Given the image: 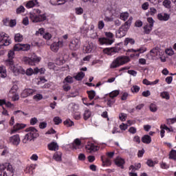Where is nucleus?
Wrapping results in <instances>:
<instances>
[{
    "instance_id": "12",
    "label": "nucleus",
    "mask_w": 176,
    "mask_h": 176,
    "mask_svg": "<svg viewBox=\"0 0 176 176\" xmlns=\"http://www.w3.org/2000/svg\"><path fill=\"white\" fill-rule=\"evenodd\" d=\"M69 47L70 50H78L80 47V40L74 38L71 41Z\"/></svg>"
},
{
    "instance_id": "63",
    "label": "nucleus",
    "mask_w": 176,
    "mask_h": 176,
    "mask_svg": "<svg viewBox=\"0 0 176 176\" xmlns=\"http://www.w3.org/2000/svg\"><path fill=\"white\" fill-rule=\"evenodd\" d=\"M39 127L40 129H46V127H47V123L45 122H41L39 124Z\"/></svg>"
},
{
    "instance_id": "52",
    "label": "nucleus",
    "mask_w": 176,
    "mask_h": 176,
    "mask_svg": "<svg viewBox=\"0 0 176 176\" xmlns=\"http://www.w3.org/2000/svg\"><path fill=\"white\" fill-rule=\"evenodd\" d=\"M28 76H31L34 75V69L32 68H29L26 70L25 73Z\"/></svg>"
},
{
    "instance_id": "43",
    "label": "nucleus",
    "mask_w": 176,
    "mask_h": 176,
    "mask_svg": "<svg viewBox=\"0 0 176 176\" xmlns=\"http://www.w3.org/2000/svg\"><path fill=\"white\" fill-rule=\"evenodd\" d=\"M43 96L41 94H37L36 95H34L33 96V99L35 101H41V100H43Z\"/></svg>"
},
{
    "instance_id": "6",
    "label": "nucleus",
    "mask_w": 176,
    "mask_h": 176,
    "mask_svg": "<svg viewBox=\"0 0 176 176\" xmlns=\"http://www.w3.org/2000/svg\"><path fill=\"white\" fill-rule=\"evenodd\" d=\"M22 60L23 63H25V64H27L28 65H35V64H38V63H40L42 58L41 57H38L36 54H33L31 56L30 58L24 56Z\"/></svg>"
},
{
    "instance_id": "18",
    "label": "nucleus",
    "mask_w": 176,
    "mask_h": 176,
    "mask_svg": "<svg viewBox=\"0 0 176 176\" xmlns=\"http://www.w3.org/2000/svg\"><path fill=\"white\" fill-rule=\"evenodd\" d=\"M25 6L28 9H31L34 6H39V2H38V0H30L27 2Z\"/></svg>"
},
{
    "instance_id": "4",
    "label": "nucleus",
    "mask_w": 176,
    "mask_h": 176,
    "mask_svg": "<svg viewBox=\"0 0 176 176\" xmlns=\"http://www.w3.org/2000/svg\"><path fill=\"white\" fill-rule=\"evenodd\" d=\"M130 61V57L126 56H122L117 57L110 65V68H118L120 65H124Z\"/></svg>"
},
{
    "instance_id": "1",
    "label": "nucleus",
    "mask_w": 176,
    "mask_h": 176,
    "mask_svg": "<svg viewBox=\"0 0 176 176\" xmlns=\"http://www.w3.org/2000/svg\"><path fill=\"white\" fill-rule=\"evenodd\" d=\"M26 133H28L24 138L22 140L23 144H28V142H31L35 138H38L39 137V133H38V129L34 126H30L25 129Z\"/></svg>"
},
{
    "instance_id": "61",
    "label": "nucleus",
    "mask_w": 176,
    "mask_h": 176,
    "mask_svg": "<svg viewBox=\"0 0 176 176\" xmlns=\"http://www.w3.org/2000/svg\"><path fill=\"white\" fill-rule=\"evenodd\" d=\"M76 13L77 14H83V8H76Z\"/></svg>"
},
{
    "instance_id": "17",
    "label": "nucleus",
    "mask_w": 176,
    "mask_h": 176,
    "mask_svg": "<svg viewBox=\"0 0 176 176\" xmlns=\"http://www.w3.org/2000/svg\"><path fill=\"white\" fill-rule=\"evenodd\" d=\"M114 163L118 167H120L121 168H124V166H123L125 163L124 159L120 157H117L115 160Z\"/></svg>"
},
{
    "instance_id": "22",
    "label": "nucleus",
    "mask_w": 176,
    "mask_h": 176,
    "mask_svg": "<svg viewBox=\"0 0 176 176\" xmlns=\"http://www.w3.org/2000/svg\"><path fill=\"white\" fill-rule=\"evenodd\" d=\"M126 52H129L131 53H137V52L139 53H145V52H146V48L145 47H142L137 50L130 49L128 50Z\"/></svg>"
},
{
    "instance_id": "8",
    "label": "nucleus",
    "mask_w": 176,
    "mask_h": 176,
    "mask_svg": "<svg viewBox=\"0 0 176 176\" xmlns=\"http://www.w3.org/2000/svg\"><path fill=\"white\" fill-rule=\"evenodd\" d=\"M30 19L32 23H41L42 21H45V20L47 19V16H46V14H40L36 15L35 13L30 12Z\"/></svg>"
},
{
    "instance_id": "25",
    "label": "nucleus",
    "mask_w": 176,
    "mask_h": 176,
    "mask_svg": "<svg viewBox=\"0 0 176 176\" xmlns=\"http://www.w3.org/2000/svg\"><path fill=\"white\" fill-rule=\"evenodd\" d=\"M157 83H159V80L157 79L155 81H149L147 79H144L143 80V85H146V86H150L152 85H157Z\"/></svg>"
},
{
    "instance_id": "15",
    "label": "nucleus",
    "mask_w": 176,
    "mask_h": 176,
    "mask_svg": "<svg viewBox=\"0 0 176 176\" xmlns=\"http://www.w3.org/2000/svg\"><path fill=\"white\" fill-rule=\"evenodd\" d=\"M157 19L160 21H168L170 20V14L167 13H160L157 14Z\"/></svg>"
},
{
    "instance_id": "41",
    "label": "nucleus",
    "mask_w": 176,
    "mask_h": 176,
    "mask_svg": "<svg viewBox=\"0 0 176 176\" xmlns=\"http://www.w3.org/2000/svg\"><path fill=\"white\" fill-rule=\"evenodd\" d=\"M108 107H112L115 104V99L111 97L107 98Z\"/></svg>"
},
{
    "instance_id": "51",
    "label": "nucleus",
    "mask_w": 176,
    "mask_h": 176,
    "mask_svg": "<svg viewBox=\"0 0 176 176\" xmlns=\"http://www.w3.org/2000/svg\"><path fill=\"white\" fill-rule=\"evenodd\" d=\"M54 122L55 124H60V123L63 122V120H61V118H60V117H54Z\"/></svg>"
},
{
    "instance_id": "13",
    "label": "nucleus",
    "mask_w": 176,
    "mask_h": 176,
    "mask_svg": "<svg viewBox=\"0 0 176 176\" xmlns=\"http://www.w3.org/2000/svg\"><path fill=\"white\" fill-rule=\"evenodd\" d=\"M9 143L14 146H19L20 145V135H14L9 138Z\"/></svg>"
},
{
    "instance_id": "31",
    "label": "nucleus",
    "mask_w": 176,
    "mask_h": 176,
    "mask_svg": "<svg viewBox=\"0 0 176 176\" xmlns=\"http://www.w3.org/2000/svg\"><path fill=\"white\" fill-rule=\"evenodd\" d=\"M91 116V111L89 109H86L83 114V118L85 120H87V119L90 118Z\"/></svg>"
},
{
    "instance_id": "26",
    "label": "nucleus",
    "mask_w": 176,
    "mask_h": 176,
    "mask_svg": "<svg viewBox=\"0 0 176 176\" xmlns=\"http://www.w3.org/2000/svg\"><path fill=\"white\" fill-rule=\"evenodd\" d=\"M61 152H56L54 154L53 159L56 160V162H61V156H62Z\"/></svg>"
},
{
    "instance_id": "36",
    "label": "nucleus",
    "mask_w": 176,
    "mask_h": 176,
    "mask_svg": "<svg viewBox=\"0 0 176 176\" xmlns=\"http://www.w3.org/2000/svg\"><path fill=\"white\" fill-rule=\"evenodd\" d=\"M120 19L123 20V21H126L129 19V13L128 12H122L120 14Z\"/></svg>"
},
{
    "instance_id": "11",
    "label": "nucleus",
    "mask_w": 176,
    "mask_h": 176,
    "mask_svg": "<svg viewBox=\"0 0 176 176\" xmlns=\"http://www.w3.org/2000/svg\"><path fill=\"white\" fill-rule=\"evenodd\" d=\"M119 52H120V48L118 47H109L103 50V53L107 54V56H113L116 53H119Z\"/></svg>"
},
{
    "instance_id": "48",
    "label": "nucleus",
    "mask_w": 176,
    "mask_h": 176,
    "mask_svg": "<svg viewBox=\"0 0 176 176\" xmlns=\"http://www.w3.org/2000/svg\"><path fill=\"white\" fill-rule=\"evenodd\" d=\"M89 38H91V39H97V38L98 37L97 32H96L95 31L92 32H89Z\"/></svg>"
},
{
    "instance_id": "29",
    "label": "nucleus",
    "mask_w": 176,
    "mask_h": 176,
    "mask_svg": "<svg viewBox=\"0 0 176 176\" xmlns=\"http://www.w3.org/2000/svg\"><path fill=\"white\" fill-rule=\"evenodd\" d=\"M8 59L6 61H13V58H14V51L10 50L8 54Z\"/></svg>"
},
{
    "instance_id": "3",
    "label": "nucleus",
    "mask_w": 176,
    "mask_h": 176,
    "mask_svg": "<svg viewBox=\"0 0 176 176\" xmlns=\"http://www.w3.org/2000/svg\"><path fill=\"white\" fill-rule=\"evenodd\" d=\"M14 175V170L13 166L9 163L0 165V176H13Z\"/></svg>"
},
{
    "instance_id": "42",
    "label": "nucleus",
    "mask_w": 176,
    "mask_h": 176,
    "mask_svg": "<svg viewBox=\"0 0 176 176\" xmlns=\"http://www.w3.org/2000/svg\"><path fill=\"white\" fill-rule=\"evenodd\" d=\"M160 96L162 98H165L166 100H170V94L167 91H164L160 94Z\"/></svg>"
},
{
    "instance_id": "54",
    "label": "nucleus",
    "mask_w": 176,
    "mask_h": 176,
    "mask_svg": "<svg viewBox=\"0 0 176 176\" xmlns=\"http://www.w3.org/2000/svg\"><path fill=\"white\" fill-rule=\"evenodd\" d=\"M163 5L165 8H170L171 5V1L170 0H164L163 1Z\"/></svg>"
},
{
    "instance_id": "46",
    "label": "nucleus",
    "mask_w": 176,
    "mask_h": 176,
    "mask_svg": "<svg viewBox=\"0 0 176 176\" xmlns=\"http://www.w3.org/2000/svg\"><path fill=\"white\" fill-rule=\"evenodd\" d=\"M169 159L176 160V151L172 150L169 154Z\"/></svg>"
},
{
    "instance_id": "57",
    "label": "nucleus",
    "mask_w": 176,
    "mask_h": 176,
    "mask_svg": "<svg viewBox=\"0 0 176 176\" xmlns=\"http://www.w3.org/2000/svg\"><path fill=\"white\" fill-rule=\"evenodd\" d=\"M43 38L47 41H50V39H52V34L49 32H47L43 36Z\"/></svg>"
},
{
    "instance_id": "16",
    "label": "nucleus",
    "mask_w": 176,
    "mask_h": 176,
    "mask_svg": "<svg viewBox=\"0 0 176 176\" xmlns=\"http://www.w3.org/2000/svg\"><path fill=\"white\" fill-rule=\"evenodd\" d=\"M24 127H25V124L17 123L16 125L13 126V129L11 130L10 134H14L15 133H17L19 130L24 129Z\"/></svg>"
},
{
    "instance_id": "5",
    "label": "nucleus",
    "mask_w": 176,
    "mask_h": 176,
    "mask_svg": "<svg viewBox=\"0 0 176 176\" xmlns=\"http://www.w3.org/2000/svg\"><path fill=\"white\" fill-rule=\"evenodd\" d=\"M104 35L105 36H107V38L103 37L99 38V42L100 45H112V43L115 42V39H113V34L110 32H104Z\"/></svg>"
},
{
    "instance_id": "21",
    "label": "nucleus",
    "mask_w": 176,
    "mask_h": 176,
    "mask_svg": "<svg viewBox=\"0 0 176 176\" xmlns=\"http://www.w3.org/2000/svg\"><path fill=\"white\" fill-rule=\"evenodd\" d=\"M47 146L50 151H58V144H57V142H52L50 144H49Z\"/></svg>"
},
{
    "instance_id": "62",
    "label": "nucleus",
    "mask_w": 176,
    "mask_h": 176,
    "mask_svg": "<svg viewBox=\"0 0 176 176\" xmlns=\"http://www.w3.org/2000/svg\"><path fill=\"white\" fill-rule=\"evenodd\" d=\"M30 24V21L28 20V17L25 16L23 19V25H28Z\"/></svg>"
},
{
    "instance_id": "24",
    "label": "nucleus",
    "mask_w": 176,
    "mask_h": 176,
    "mask_svg": "<svg viewBox=\"0 0 176 176\" xmlns=\"http://www.w3.org/2000/svg\"><path fill=\"white\" fill-rule=\"evenodd\" d=\"M80 140L76 139L74 142L72 144V148L73 149H79V146H80Z\"/></svg>"
},
{
    "instance_id": "27",
    "label": "nucleus",
    "mask_w": 176,
    "mask_h": 176,
    "mask_svg": "<svg viewBox=\"0 0 176 176\" xmlns=\"http://www.w3.org/2000/svg\"><path fill=\"white\" fill-rule=\"evenodd\" d=\"M8 76L6 74V68L3 66L0 67V77L1 78H6Z\"/></svg>"
},
{
    "instance_id": "60",
    "label": "nucleus",
    "mask_w": 176,
    "mask_h": 176,
    "mask_svg": "<svg viewBox=\"0 0 176 176\" xmlns=\"http://www.w3.org/2000/svg\"><path fill=\"white\" fill-rule=\"evenodd\" d=\"M38 123V118H33L30 120V124L32 126H35V124Z\"/></svg>"
},
{
    "instance_id": "45",
    "label": "nucleus",
    "mask_w": 176,
    "mask_h": 176,
    "mask_svg": "<svg viewBox=\"0 0 176 176\" xmlns=\"http://www.w3.org/2000/svg\"><path fill=\"white\" fill-rule=\"evenodd\" d=\"M65 82L67 83H74V78H72V76H67L65 78V80L63 81V83H65Z\"/></svg>"
},
{
    "instance_id": "32",
    "label": "nucleus",
    "mask_w": 176,
    "mask_h": 176,
    "mask_svg": "<svg viewBox=\"0 0 176 176\" xmlns=\"http://www.w3.org/2000/svg\"><path fill=\"white\" fill-rule=\"evenodd\" d=\"M68 109L69 111H72V112L76 111V109H78V105H76V104L72 102L69 104L68 106Z\"/></svg>"
},
{
    "instance_id": "47",
    "label": "nucleus",
    "mask_w": 176,
    "mask_h": 176,
    "mask_svg": "<svg viewBox=\"0 0 176 176\" xmlns=\"http://www.w3.org/2000/svg\"><path fill=\"white\" fill-rule=\"evenodd\" d=\"M25 12V8L24 6H21L16 9V13L17 14H20V13H24Z\"/></svg>"
},
{
    "instance_id": "23",
    "label": "nucleus",
    "mask_w": 176,
    "mask_h": 176,
    "mask_svg": "<svg viewBox=\"0 0 176 176\" xmlns=\"http://www.w3.org/2000/svg\"><path fill=\"white\" fill-rule=\"evenodd\" d=\"M142 142L144 144H151V142H152V138H151L149 135H144L142 138Z\"/></svg>"
},
{
    "instance_id": "34",
    "label": "nucleus",
    "mask_w": 176,
    "mask_h": 176,
    "mask_svg": "<svg viewBox=\"0 0 176 176\" xmlns=\"http://www.w3.org/2000/svg\"><path fill=\"white\" fill-rule=\"evenodd\" d=\"M23 39H24V38L23 37V35L20 34L19 33L15 34L14 36L15 42H23Z\"/></svg>"
},
{
    "instance_id": "40",
    "label": "nucleus",
    "mask_w": 176,
    "mask_h": 176,
    "mask_svg": "<svg viewBox=\"0 0 176 176\" xmlns=\"http://www.w3.org/2000/svg\"><path fill=\"white\" fill-rule=\"evenodd\" d=\"M30 48H31V46L30 45L21 43V50L23 52H28V50H30Z\"/></svg>"
},
{
    "instance_id": "2",
    "label": "nucleus",
    "mask_w": 176,
    "mask_h": 176,
    "mask_svg": "<svg viewBox=\"0 0 176 176\" xmlns=\"http://www.w3.org/2000/svg\"><path fill=\"white\" fill-rule=\"evenodd\" d=\"M6 65L8 67L10 72H12L15 76L20 75V74L22 75L25 74V70H24L21 66L14 64V62L12 60L6 61Z\"/></svg>"
},
{
    "instance_id": "30",
    "label": "nucleus",
    "mask_w": 176,
    "mask_h": 176,
    "mask_svg": "<svg viewBox=\"0 0 176 176\" xmlns=\"http://www.w3.org/2000/svg\"><path fill=\"white\" fill-rule=\"evenodd\" d=\"M129 43H130V45H134V43H135V41H134V39L131 38H125V40L124 41V45L125 46H127V45H129Z\"/></svg>"
},
{
    "instance_id": "28",
    "label": "nucleus",
    "mask_w": 176,
    "mask_h": 176,
    "mask_svg": "<svg viewBox=\"0 0 176 176\" xmlns=\"http://www.w3.org/2000/svg\"><path fill=\"white\" fill-rule=\"evenodd\" d=\"M83 49L85 50V53H91V50H93V44L89 43L87 45H85Z\"/></svg>"
},
{
    "instance_id": "50",
    "label": "nucleus",
    "mask_w": 176,
    "mask_h": 176,
    "mask_svg": "<svg viewBox=\"0 0 176 176\" xmlns=\"http://www.w3.org/2000/svg\"><path fill=\"white\" fill-rule=\"evenodd\" d=\"M150 111L151 112H156L157 111V106L156 104L152 103L150 104Z\"/></svg>"
},
{
    "instance_id": "33",
    "label": "nucleus",
    "mask_w": 176,
    "mask_h": 176,
    "mask_svg": "<svg viewBox=\"0 0 176 176\" xmlns=\"http://www.w3.org/2000/svg\"><path fill=\"white\" fill-rule=\"evenodd\" d=\"M87 94L89 100H93L96 97V91L94 90L87 91Z\"/></svg>"
},
{
    "instance_id": "38",
    "label": "nucleus",
    "mask_w": 176,
    "mask_h": 176,
    "mask_svg": "<svg viewBox=\"0 0 176 176\" xmlns=\"http://www.w3.org/2000/svg\"><path fill=\"white\" fill-rule=\"evenodd\" d=\"M119 93H120L119 90H115L111 91L109 94L110 98H115V97H118V96H119Z\"/></svg>"
},
{
    "instance_id": "19",
    "label": "nucleus",
    "mask_w": 176,
    "mask_h": 176,
    "mask_svg": "<svg viewBox=\"0 0 176 176\" xmlns=\"http://www.w3.org/2000/svg\"><path fill=\"white\" fill-rule=\"evenodd\" d=\"M87 151H89V152H96L100 149V147L94 145V144L89 143L86 146Z\"/></svg>"
},
{
    "instance_id": "35",
    "label": "nucleus",
    "mask_w": 176,
    "mask_h": 176,
    "mask_svg": "<svg viewBox=\"0 0 176 176\" xmlns=\"http://www.w3.org/2000/svg\"><path fill=\"white\" fill-rule=\"evenodd\" d=\"M76 80H82L85 78V73L83 72H79L76 76H74Z\"/></svg>"
},
{
    "instance_id": "44",
    "label": "nucleus",
    "mask_w": 176,
    "mask_h": 176,
    "mask_svg": "<svg viewBox=\"0 0 176 176\" xmlns=\"http://www.w3.org/2000/svg\"><path fill=\"white\" fill-rule=\"evenodd\" d=\"M64 124L66 127H72V126H74V122L71 120L67 119L64 122Z\"/></svg>"
},
{
    "instance_id": "9",
    "label": "nucleus",
    "mask_w": 176,
    "mask_h": 176,
    "mask_svg": "<svg viewBox=\"0 0 176 176\" xmlns=\"http://www.w3.org/2000/svg\"><path fill=\"white\" fill-rule=\"evenodd\" d=\"M64 47V41H63V39H58L57 42H54L51 45L50 49L54 53H57L60 47Z\"/></svg>"
},
{
    "instance_id": "7",
    "label": "nucleus",
    "mask_w": 176,
    "mask_h": 176,
    "mask_svg": "<svg viewBox=\"0 0 176 176\" xmlns=\"http://www.w3.org/2000/svg\"><path fill=\"white\" fill-rule=\"evenodd\" d=\"M130 28V23L125 22L124 25H122L119 30L116 33V38H123V36H126V34H127V31Z\"/></svg>"
},
{
    "instance_id": "58",
    "label": "nucleus",
    "mask_w": 176,
    "mask_h": 176,
    "mask_svg": "<svg viewBox=\"0 0 176 176\" xmlns=\"http://www.w3.org/2000/svg\"><path fill=\"white\" fill-rule=\"evenodd\" d=\"M104 27H105V23H104V21H100L98 24V28H99V30H102Z\"/></svg>"
},
{
    "instance_id": "56",
    "label": "nucleus",
    "mask_w": 176,
    "mask_h": 176,
    "mask_svg": "<svg viewBox=\"0 0 176 176\" xmlns=\"http://www.w3.org/2000/svg\"><path fill=\"white\" fill-rule=\"evenodd\" d=\"M159 52V47H155L153 50L150 51V53H153V56H157V53Z\"/></svg>"
},
{
    "instance_id": "64",
    "label": "nucleus",
    "mask_w": 176,
    "mask_h": 176,
    "mask_svg": "<svg viewBox=\"0 0 176 176\" xmlns=\"http://www.w3.org/2000/svg\"><path fill=\"white\" fill-rule=\"evenodd\" d=\"M128 74L132 76H137V72L135 70H128Z\"/></svg>"
},
{
    "instance_id": "10",
    "label": "nucleus",
    "mask_w": 176,
    "mask_h": 176,
    "mask_svg": "<svg viewBox=\"0 0 176 176\" xmlns=\"http://www.w3.org/2000/svg\"><path fill=\"white\" fill-rule=\"evenodd\" d=\"M10 41L8 39V34L5 32L0 33V49L2 46H9Z\"/></svg>"
},
{
    "instance_id": "37",
    "label": "nucleus",
    "mask_w": 176,
    "mask_h": 176,
    "mask_svg": "<svg viewBox=\"0 0 176 176\" xmlns=\"http://www.w3.org/2000/svg\"><path fill=\"white\" fill-rule=\"evenodd\" d=\"M19 90V86L17 85H14L10 90V94H16Z\"/></svg>"
},
{
    "instance_id": "49",
    "label": "nucleus",
    "mask_w": 176,
    "mask_h": 176,
    "mask_svg": "<svg viewBox=\"0 0 176 176\" xmlns=\"http://www.w3.org/2000/svg\"><path fill=\"white\" fill-rule=\"evenodd\" d=\"M131 91L132 93H138V91H140V87H138V85H133L131 88Z\"/></svg>"
},
{
    "instance_id": "39",
    "label": "nucleus",
    "mask_w": 176,
    "mask_h": 176,
    "mask_svg": "<svg viewBox=\"0 0 176 176\" xmlns=\"http://www.w3.org/2000/svg\"><path fill=\"white\" fill-rule=\"evenodd\" d=\"M152 27L153 26H151V25H144V30L145 34H149L152 31Z\"/></svg>"
},
{
    "instance_id": "53",
    "label": "nucleus",
    "mask_w": 176,
    "mask_h": 176,
    "mask_svg": "<svg viewBox=\"0 0 176 176\" xmlns=\"http://www.w3.org/2000/svg\"><path fill=\"white\" fill-rule=\"evenodd\" d=\"M165 52L168 54V56H173L174 50H173V48H168L166 50Z\"/></svg>"
},
{
    "instance_id": "14",
    "label": "nucleus",
    "mask_w": 176,
    "mask_h": 176,
    "mask_svg": "<svg viewBox=\"0 0 176 176\" xmlns=\"http://www.w3.org/2000/svg\"><path fill=\"white\" fill-rule=\"evenodd\" d=\"M36 90L32 89H25L21 94V98H27L28 96H32L35 93Z\"/></svg>"
},
{
    "instance_id": "59",
    "label": "nucleus",
    "mask_w": 176,
    "mask_h": 176,
    "mask_svg": "<svg viewBox=\"0 0 176 176\" xmlns=\"http://www.w3.org/2000/svg\"><path fill=\"white\" fill-rule=\"evenodd\" d=\"M129 132L131 133V134H135V133H137V129L134 126H131L129 129Z\"/></svg>"
},
{
    "instance_id": "55",
    "label": "nucleus",
    "mask_w": 176,
    "mask_h": 176,
    "mask_svg": "<svg viewBox=\"0 0 176 176\" xmlns=\"http://www.w3.org/2000/svg\"><path fill=\"white\" fill-rule=\"evenodd\" d=\"M14 50L15 52H20V50H21V43L16 44V45L14 46Z\"/></svg>"
},
{
    "instance_id": "20",
    "label": "nucleus",
    "mask_w": 176,
    "mask_h": 176,
    "mask_svg": "<svg viewBox=\"0 0 176 176\" xmlns=\"http://www.w3.org/2000/svg\"><path fill=\"white\" fill-rule=\"evenodd\" d=\"M35 167H36V165H35L34 164H30L29 166H28L25 168V173H26V174L33 175L34 174V170H35Z\"/></svg>"
}]
</instances>
